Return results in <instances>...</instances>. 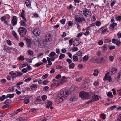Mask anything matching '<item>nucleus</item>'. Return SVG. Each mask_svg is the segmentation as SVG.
Instances as JSON below:
<instances>
[{"mask_svg": "<svg viewBox=\"0 0 121 121\" xmlns=\"http://www.w3.org/2000/svg\"><path fill=\"white\" fill-rule=\"evenodd\" d=\"M75 89V86H72L69 90V92L67 90L61 91L56 98V101L60 102H62L65 100L69 94L73 92Z\"/></svg>", "mask_w": 121, "mask_h": 121, "instance_id": "obj_1", "label": "nucleus"}, {"mask_svg": "<svg viewBox=\"0 0 121 121\" xmlns=\"http://www.w3.org/2000/svg\"><path fill=\"white\" fill-rule=\"evenodd\" d=\"M66 78L65 77H62L59 80H56V83H53L51 85V86H55L56 84H57V86L61 85L62 84L66 82Z\"/></svg>", "mask_w": 121, "mask_h": 121, "instance_id": "obj_2", "label": "nucleus"}, {"mask_svg": "<svg viewBox=\"0 0 121 121\" xmlns=\"http://www.w3.org/2000/svg\"><path fill=\"white\" fill-rule=\"evenodd\" d=\"M80 96L82 99H86L87 98H89L90 96L88 93L84 91H82L80 93Z\"/></svg>", "mask_w": 121, "mask_h": 121, "instance_id": "obj_3", "label": "nucleus"}, {"mask_svg": "<svg viewBox=\"0 0 121 121\" xmlns=\"http://www.w3.org/2000/svg\"><path fill=\"white\" fill-rule=\"evenodd\" d=\"M27 32L26 29L22 27H20L19 29V33L20 35L22 36L25 35Z\"/></svg>", "mask_w": 121, "mask_h": 121, "instance_id": "obj_4", "label": "nucleus"}, {"mask_svg": "<svg viewBox=\"0 0 121 121\" xmlns=\"http://www.w3.org/2000/svg\"><path fill=\"white\" fill-rule=\"evenodd\" d=\"M40 31L38 28L35 29L33 31L32 33L35 36H38L40 34Z\"/></svg>", "mask_w": 121, "mask_h": 121, "instance_id": "obj_5", "label": "nucleus"}, {"mask_svg": "<svg viewBox=\"0 0 121 121\" xmlns=\"http://www.w3.org/2000/svg\"><path fill=\"white\" fill-rule=\"evenodd\" d=\"M92 97V99L90 100L89 101V103H91L93 101L99 100V97L97 95H95L93 96Z\"/></svg>", "mask_w": 121, "mask_h": 121, "instance_id": "obj_6", "label": "nucleus"}, {"mask_svg": "<svg viewBox=\"0 0 121 121\" xmlns=\"http://www.w3.org/2000/svg\"><path fill=\"white\" fill-rule=\"evenodd\" d=\"M45 37L46 40L48 42H49L52 40V36L50 34L46 35H45Z\"/></svg>", "mask_w": 121, "mask_h": 121, "instance_id": "obj_7", "label": "nucleus"}, {"mask_svg": "<svg viewBox=\"0 0 121 121\" xmlns=\"http://www.w3.org/2000/svg\"><path fill=\"white\" fill-rule=\"evenodd\" d=\"M81 43V42L79 41V38H76L73 41V44L75 46H78Z\"/></svg>", "mask_w": 121, "mask_h": 121, "instance_id": "obj_8", "label": "nucleus"}, {"mask_svg": "<svg viewBox=\"0 0 121 121\" xmlns=\"http://www.w3.org/2000/svg\"><path fill=\"white\" fill-rule=\"evenodd\" d=\"M17 17L15 16H13L11 21L12 24L13 26H14L17 24Z\"/></svg>", "mask_w": 121, "mask_h": 121, "instance_id": "obj_9", "label": "nucleus"}, {"mask_svg": "<svg viewBox=\"0 0 121 121\" xmlns=\"http://www.w3.org/2000/svg\"><path fill=\"white\" fill-rule=\"evenodd\" d=\"M83 14L85 16H91V13L90 11H89L87 9L83 11Z\"/></svg>", "mask_w": 121, "mask_h": 121, "instance_id": "obj_10", "label": "nucleus"}, {"mask_svg": "<svg viewBox=\"0 0 121 121\" xmlns=\"http://www.w3.org/2000/svg\"><path fill=\"white\" fill-rule=\"evenodd\" d=\"M117 70V69L115 68H112V69L108 73L109 75H112L114 74L116 72Z\"/></svg>", "mask_w": 121, "mask_h": 121, "instance_id": "obj_11", "label": "nucleus"}, {"mask_svg": "<svg viewBox=\"0 0 121 121\" xmlns=\"http://www.w3.org/2000/svg\"><path fill=\"white\" fill-rule=\"evenodd\" d=\"M9 74L12 76L13 79L17 76V72L14 73L13 71H11L9 73Z\"/></svg>", "mask_w": 121, "mask_h": 121, "instance_id": "obj_12", "label": "nucleus"}, {"mask_svg": "<svg viewBox=\"0 0 121 121\" xmlns=\"http://www.w3.org/2000/svg\"><path fill=\"white\" fill-rule=\"evenodd\" d=\"M108 73H107L105 75V76L104 77V78L106 80H108L110 82L111 81V77L108 76Z\"/></svg>", "mask_w": 121, "mask_h": 121, "instance_id": "obj_13", "label": "nucleus"}, {"mask_svg": "<svg viewBox=\"0 0 121 121\" xmlns=\"http://www.w3.org/2000/svg\"><path fill=\"white\" fill-rule=\"evenodd\" d=\"M25 11L24 10H22V12L21 13V14L20 15V16L22 17L24 20L26 22V19L25 18V17L24 16V15H25L24 14Z\"/></svg>", "mask_w": 121, "mask_h": 121, "instance_id": "obj_14", "label": "nucleus"}, {"mask_svg": "<svg viewBox=\"0 0 121 121\" xmlns=\"http://www.w3.org/2000/svg\"><path fill=\"white\" fill-rule=\"evenodd\" d=\"M16 86H13L9 88L7 90L8 92H12L14 89V87H16Z\"/></svg>", "mask_w": 121, "mask_h": 121, "instance_id": "obj_15", "label": "nucleus"}, {"mask_svg": "<svg viewBox=\"0 0 121 121\" xmlns=\"http://www.w3.org/2000/svg\"><path fill=\"white\" fill-rule=\"evenodd\" d=\"M42 101L41 99L37 98L36 100L34 102V103L36 104H39L41 103Z\"/></svg>", "mask_w": 121, "mask_h": 121, "instance_id": "obj_16", "label": "nucleus"}, {"mask_svg": "<svg viewBox=\"0 0 121 121\" xmlns=\"http://www.w3.org/2000/svg\"><path fill=\"white\" fill-rule=\"evenodd\" d=\"M12 33L13 35L17 40H18L19 39L18 37L17 36V34L14 31H13L12 32Z\"/></svg>", "mask_w": 121, "mask_h": 121, "instance_id": "obj_17", "label": "nucleus"}, {"mask_svg": "<svg viewBox=\"0 0 121 121\" xmlns=\"http://www.w3.org/2000/svg\"><path fill=\"white\" fill-rule=\"evenodd\" d=\"M52 102L49 101L48 102L47 104L46 105V107L47 108H49L52 105Z\"/></svg>", "mask_w": 121, "mask_h": 121, "instance_id": "obj_18", "label": "nucleus"}, {"mask_svg": "<svg viewBox=\"0 0 121 121\" xmlns=\"http://www.w3.org/2000/svg\"><path fill=\"white\" fill-rule=\"evenodd\" d=\"M14 94H8L7 95L6 98H7L9 97L10 98H11L13 97L14 96Z\"/></svg>", "mask_w": 121, "mask_h": 121, "instance_id": "obj_19", "label": "nucleus"}, {"mask_svg": "<svg viewBox=\"0 0 121 121\" xmlns=\"http://www.w3.org/2000/svg\"><path fill=\"white\" fill-rule=\"evenodd\" d=\"M115 19L116 20L120 21L121 20V16H118L116 15L115 17Z\"/></svg>", "mask_w": 121, "mask_h": 121, "instance_id": "obj_20", "label": "nucleus"}, {"mask_svg": "<svg viewBox=\"0 0 121 121\" xmlns=\"http://www.w3.org/2000/svg\"><path fill=\"white\" fill-rule=\"evenodd\" d=\"M85 21V19L83 17L81 18L79 17L78 19V21L79 22H82L83 21Z\"/></svg>", "mask_w": 121, "mask_h": 121, "instance_id": "obj_21", "label": "nucleus"}, {"mask_svg": "<svg viewBox=\"0 0 121 121\" xmlns=\"http://www.w3.org/2000/svg\"><path fill=\"white\" fill-rule=\"evenodd\" d=\"M25 3L27 7H29L31 5L30 2L29 0H26Z\"/></svg>", "mask_w": 121, "mask_h": 121, "instance_id": "obj_22", "label": "nucleus"}, {"mask_svg": "<svg viewBox=\"0 0 121 121\" xmlns=\"http://www.w3.org/2000/svg\"><path fill=\"white\" fill-rule=\"evenodd\" d=\"M102 48L103 50L106 51L107 50V49L108 46L107 45H104L102 46Z\"/></svg>", "mask_w": 121, "mask_h": 121, "instance_id": "obj_23", "label": "nucleus"}, {"mask_svg": "<svg viewBox=\"0 0 121 121\" xmlns=\"http://www.w3.org/2000/svg\"><path fill=\"white\" fill-rule=\"evenodd\" d=\"M77 100V97L75 96L72 97L70 99V101H74Z\"/></svg>", "mask_w": 121, "mask_h": 121, "instance_id": "obj_24", "label": "nucleus"}, {"mask_svg": "<svg viewBox=\"0 0 121 121\" xmlns=\"http://www.w3.org/2000/svg\"><path fill=\"white\" fill-rule=\"evenodd\" d=\"M88 59V56L87 55L85 56L83 58V60L84 61H86Z\"/></svg>", "mask_w": 121, "mask_h": 121, "instance_id": "obj_25", "label": "nucleus"}, {"mask_svg": "<svg viewBox=\"0 0 121 121\" xmlns=\"http://www.w3.org/2000/svg\"><path fill=\"white\" fill-rule=\"evenodd\" d=\"M82 51H78L76 53V55L78 56H80L82 55Z\"/></svg>", "mask_w": 121, "mask_h": 121, "instance_id": "obj_26", "label": "nucleus"}, {"mask_svg": "<svg viewBox=\"0 0 121 121\" xmlns=\"http://www.w3.org/2000/svg\"><path fill=\"white\" fill-rule=\"evenodd\" d=\"M107 96L108 97L113 98V96L111 92H109L107 94Z\"/></svg>", "mask_w": 121, "mask_h": 121, "instance_id": "obj_27", "label": "nucleus"}, {"mask_svg": "<svg viewBox=\"0 0 121 121\" xmlns=\"http://www.w3.org/2000/svg\"><path fill=\"white\" fill-rule=\"evenodd\" d=\"M73 60L76 61H77L78 60V58L77 56L75 55L73 56Z\"/></svg>", "mask_w": 121, "mask_h": 121, "instance_id": "obj_28", "label": "nucleus"}, {"mask_svg": "<svg viewBox=\"0 0 121 121\" xmlns=\"http://www.w3.org/2000/svg\"><path fill=\"white\" fill-rule=\"evenodd\" d=\"M98 74V71L97 69H95L94 70V73H93V75L94 76H96Z\"/></svg>", "mask_w": 121, "mask_h": 121, "instance_id": "obj_29", "label": "nucleus"}, {"mask_svg": "<svg viewBox=\"0 0 121 121\" xmlns=\"http://www.w3.org/2000/svg\"><path fill=\"white\" fill-rule=\"evenodd\" d=\"M28 54L29 55H32L33 54V52L32 51L28 50L27 51Z\"/></svg>", "mask_w": 121, "mask_h": 121, "instance_id": "obj_30", "label": "nucleus"}, {"mask_svg": "<svg viewBox=\"0 0 121 121\" xmlns=\"http://www.w3.org/2000/svg\"><path fill=\"white\" fill-rule=\"evenodd\" d=\"M91 62V63H94L96 61V59L95 58H92L90 60Z\"/></svg>", "mask_w": 121, "mask_h": 121, "instance_id": "obj_31", "label": "nucleus"}, {"mask_svg": "<svg viewBox=\"0 0 121 121\" xmlns=\"http://www.w3.org/2000/svg\"><path fill=\"white\" fill-rule=\"evenodd\" d=\"M117 25V23H113V24H111L110 25V26L112 29V30L114 29V27Z\"/></svg>", "mask_w": 121, "mask_h": 121, "instance_id": "obj_32", "label": "nucleus"}, {"mask_svg": "<svg viewBox=\"0 0 121 121\" xmlns=\"http://www.w3.org/2000/svg\"><path fill=\"white\" fill-rule=\"evenodd\" d=\"M95 25V24L94 23H92L91 25L87 29V30H89V28L92 27L94 26Z\"/></svg>", "mask_w": 121, "mask_h": 121, "instance_id": "obj_33", "label": "nucleus"}, {"mask_svg": "<svg viewBox=\"0 0 121 121\" xmlns=\"http://www.w3.org/2000/svg\"><path fill=\"white\" fill-rule=\"evenodd\" d=\"M74 66V64L73 63H72L69 65V68H73Z\"/></svg>", "mask_w": 121, "mask_h": 121, "instance_id": "obj_34", "label": "nucleus"}, {"mask_svg": "<svg viewBox=\"0 0 121 121\" xmlns=\"http://www.w3.org/2000/svg\"><path fill=\"white\" fill-rule=\"evenodd\" d=\"M9 106V104H7L3 106L2 107V108L4 109L8 108Z\"/></svg>", "mask_w": 121, "mask_h": 121, "instance_id": "obj_35", "label": "nucleus"}, {"mask_svg": "<svg viewBox=\"0 0 121 121\" xmlns=\"http://www.w3.org/2000/svg\"><path fill=\"white\" fill-rule=\"evenodd\" d=\"M47 98V96L45 95H43L42 97V99L43 101H45Z\"/></svg>", "mask_w": 121, "mask_h": 121, "instance_id": "obj_36", "label": "nucleus"}, {"mask_svg": "<svg viewBox=\"0 0 121 121\" xmlns=\"http://www.w3.org/2000/svg\"><path fill=\"white\" fill-rule=\"evenodd\" d=\"M48 74L47 73L43 75L42 77V78L43 79H44L45 78H46L48 76Z\"/></svg>", "mask_w": 121, "mask_h": 121, "instance_id": "obj_37", "label": "nucleus"}, {"mask_svg": "<svg viewBox=\"0 0 121 121\" xmlns=\"http://www.w3.org/2000/svg\"><path fill=\"white\" fill-rule=\"evenodd\" d=\"M39 43V41L37 39H35L34 41V44L35 45H37Z\"/></svg>", "mask_w": 121, "mask_h": 121, "instance_id": "obj_38", "label": "nucleus"}, {"mask_svg": "<svg viewBox=\"0 0 121 121\" xmlns=\"http://www.w3.org/2000/svg\"><path fill=\"white\" fill-rule=\"evenodd\" d=\"M31 88L32 89L35 88H37V85L35 84H33L31 86Z\"/></svg>", "mask_w": 121, "mask_h": 121, "instance_id": "obj_39", "label": "nucleus"}, {"mask_svg": "<svg viewBox=\"0 0 121 121\" xmlns=\"http://www.w3.org/2000/svg\"><path fill=\"white\" fill-rule=\"evenodd\" d=\"M65 56L63 54H61L60 55L59 57V58L60 59H61L62 58H63Z\"/></svg>", "mask_w": 121, "mask_h": 121, "instance_id": "obj_40", "label": "nucleus"}, {"mask_svg": "<svg viewBox=\"0 0 121 121\" xmlns=\"http://www.w3.org/2000/svg\"><path fill=\"white\" fill-rule=\"evenodd\" d=\"M29 101L30 100L29 99H26L24 100V102L25 104H27L29 102Z\"/></svg>", "mask_w": 121, "mask_h": 121, "instance_id": "obj_41", "label": "nucleus"}, {"mask_svg": "<svg viewBox=\"0 0 121 121\" xmlns=\"http://www.w3.org/2000/svg\"><path fill=\"white\" fill-rule=\"evenodd\" d=\"M109 48L111 50L115 48V46H110L109 47Z\"/></svg>", "mask_w": 121, "mask_h": 121, "instance_id": "obj_42", "label": "nucleus"}, {"mask_svg": "<svg viewBox=\"0 0 121 121\" xmlns=\"http://www.w3.org/2000/svg\"><path fill=\"white\" fill-rule=\"evenodd\" d=\"M21 24L22 26H25V22L22 20L21 22Z\"/></svg>", "mask_w": 121, "mask_h": 121, "instance_id": "obj_43", "label": "nucleus"}, {"mask_svg": "<svg viewBox=\"0 0 121 121\" xmlns=\"http://www.w3.org/2000/svg\"><path fill=\"white\" fill-rule=\"evenodd\" d=\"M61 77V75L60 74H58L56 77L55 78L56 79H58L60 78Z\"/></svg>", "mask_w": 121, "mask_h": 121, "instance_id": "obj_44", "label": "nucleus"}, {"mask_svg": "<svg viewBox=\"0 0 121 121\" xmlns=\"http://www.w3.org/2000/svg\"><path fill=\"white\" fill-rule=\"evenodd\" d=\"M72 49L73 51H76L78 49V48L76 47H74L72 48Z\"/></svg>", "mask_w": 121, "mask_h": 121, "instance_id": "obj_45", "label": "nucleus"}, {"mask_svg": "<svg viewBox=\"0 0 121 121\" xmlns=\"http://www.w3.org/2000/svg\"><path fill=\"white\" fill-rule=\"evenodd\" d=\"M31 79L30 78H28L25 79L24 81V82H26L28 81H29Z\"/></svg>", "mask_w": 121, "mask_h": 121, "instance_id": "obj_46", "label": "nucleus"}, {"mask_svg": "<svg viewBox=\"0 0 121 121\" xmlns=\"http://www.w3.org/2000/svg\"><path fill=\"white\" fill-rule=\"evenodd\" d=\"M109 59L111 61H112L114 59L113 57L111 56H110L109 57Z\"/></svg>", "mask_w": 121, "mask_h": 121, "instance_id": "obj_47", "label": "nucleus"}, {"mask_svg": "<svg viewBox=\"0 0 121 121\" xmlns=\"http://www.w3.org/2000/svg\"><path fill=\"white\" fill-rule=\"evenodd\" d=\"M65 22V19H63L60 21V22L62 24H64Z\"/></svg>", "mask_w": 121, "mask_h": 121, "instance_id": "obj_48", "label": "nucleus"}, {"mask_svg": "<svg viewBox=\"0 0 121 121\" xmlns=\"http://www.w3.org/2000/svg\"><path fill=\"white\" fill-rule=\"evenodd\" d=\"M50 55L51 56L53 57L55 55V53L53 52H52L50 53Z\"/></svg>", "mask_w": 121, "mask_h": 121, "instance_id": "obj_49", "label": "nucleus"}, {"mask_svg": "<svg viewBox=\"0 0 121 121\" xmlns=\"http://www.w3.org/2000/svg\"><path fill=\"white\" fill-rule=\"evenodd\" d=\"M62 67L59 65H58L56 66V68L59 69H61L62 68Z\"/></svg>", "mask_w": 121, "mask_h": 121, "instance_id": "obj_50", "label": "nucleus"}, {"mask_svg": "<svg viewBox=\"0 0 121 121\" xmlns=\"http://www.w3.org/2000/svg\"><path fill=\"white\" fill-rule=\"evenodd\" d=\"M25 118L24 117H21L18 118L16 119L17 121H19L20 120H24Z\"/></svg>", "mask_w": 121, "mask_h": 121, "instance_id": "obj_51", "label": "nucleus"}, {"mask_svg": "<svg viewBox=\"0 0 121 121\" xmlns=\"http://www.w3.org/2000/svg\"><path fill=\"white\" fill-rule=\"evenodd\" d=\"M101 24L99 21H96V24L97 26H99Z\"/></svg>", "mask_w": 121, "mask_h": 121, "instance_id": "obj_52", "label": "nucleus"}, {"mask_svg": "<svg viewBox=\"0 0 121 121\" xmlns=\"http://www.w3.org/2000/svg\"><path fill=\"white\" fill-rule=\"evenodd\" d=\"M24 58L23 56H20L19 57V60H24Z\"/></svg>", "mask_w": 121, "mask_h": 121, "instance_id": "obj_53", "label": "nucleus"}, {"mask_svg": "<svg viewBox=\"0 0 121 121\" xmlns=\"http://www.w3.org/2000/svg\"><path fill=\"white\" fill-rule=\"evenodd\" d=\"M84 33L80 32L77 34V36L78 37H80L82 35H83Z\"/></svg>", "mask_w": 121, "mask_h": 121, "instance_id": "obj_54", "label": "nucleus"}, {"mask_svg": "<svg viewBox=\"0 0 121 121\" xmlns=\"http://www.w3.org/2000/svg\"><path fill=\"white\" fill-rule=\"evenodd\" d=\"M27 70L26 68H24L22 69V72H23L24 73H25L27 72Z\"/></svg>", "mask_w": 121, "mask_h": 121, "instance_id": "obj_55", "label": "nucleus"}, {"mask_svg": "<svg viewBox=\"0 0 121 121\" xmlns=\"http://www.w3.org/2000/svg\"><path fill=\"white\" fill-rule=\"evenodd\" d=\"M43 55V53H40L39 54L38 56V57L39 58H41L42 57Z\"/></svg>", "mask_w": 121, "mask_h": 121, "instance_id": "obj_56", "label": "nucleus"}, {"mask_svg": "<svg viewBox=\"0 0 121 121\" xmlns=\"http://www.w3.org/2000/svg\"><path fill=\"white\" fill-rule=\"evenodd\" d=\"M7 43L9 45H12V43L11 41L9 40H8L7 41Z\"/></svg>", "mask_w": 121, "mask_h": 121, "instance_id": "obj_57", "label": "nucleus"}, {"mask_svg": "<svg viewBox=\"0 0 121 121\" xmlns=\"http://www.w3.org/2000/svg\"><path fill=\"white\" fill-rule=\"evenodd\" d=\"M73 23L71 21H68V24L69 26H71L73 25Z\"/></svg>", "mask_w": 121, "mask_h": 121, "instance_id": "obj_58", "label": "nucleus"}, {"mask_svg": "<svg viewBox=\"0 0 121 121\" xmlns=\"http://www.w3.org/2000/svg\"><path fill=\"white\" fill-rule=\"evenodd\" d=\"M66 61L69 64L71 63L72 62L71 60L69 59H66Z\"/></svg>", "mask_w": 121, "mask_h": 121, "instance_id": "obj_59", "label": "nucleus"}, {"mask_svg": "<svg viewBox=\"0 0 121 121\" xmlns=\"http://www.w3.org/2000/svg\"><path fill=\"white\" fill-rule=\"evenodd\" d=\"M6 18V17H5L3 16L1 17V20L2 21H3Z\"/></svg>", "mask_w": 121, "mask_h": 121, "instance_id": "obj_60", "label": "nucleus"}, {"mask_svg": "<svg viewBox=\"0 0 121 121\" xmlns=\"http://www.w3.org/2000/svg\"><path fill=\"white\" fill-rule=\"evenodd\" d=\"M17 76H21L22 75V73L21 72H17Z\"/></svg>", "mask_w": 121, "mask_h": 121, "instance_id": "obj_61", "label": "nucleus"}, {"mask_svg": "<svg viewBox=\"0 0 121 121\" xmlns=\"http://www.w3.org/2000/svg\"><path fill=\"white\" fill-rule=\"evenodd\" d=\"M48 82V80H46L43 81L42 82V83L43 84L45 85Z\"/></svg>", "mask_w": 121, "mask_h": 121, "instance_id": "obj_62", "label": "nucleus"}, {"mask_svg": "<svg viewBox=\"0 0 121 121\" xmlns=\"http://www.w3.org/2000/svg\"><path fill=\"white\" fill-rule=\"evenodd\" d=\"M73 39H71L69 40V42L70 46H71L72 45L73 43Z\"/></svg>", "mask_w": 121, "mask_h": 121, "instance_id": "obj_63", "label": "nucleus"}, {"mask_svg": "<svg viewBox=\"0 0 121 121\" xmlns=\"http://www.w3.org/2000/svg\"><path fill=\"white\" fill-rule=\"evenodd\" d=\"M26 61L28 62L29 63H31L32 62L31 60H30V59H26Z\"/></svg>", "mask_w": 121, "mask_h": 121, "instance_id": "obj_64", "label": "nucleus"}]
</instances>
